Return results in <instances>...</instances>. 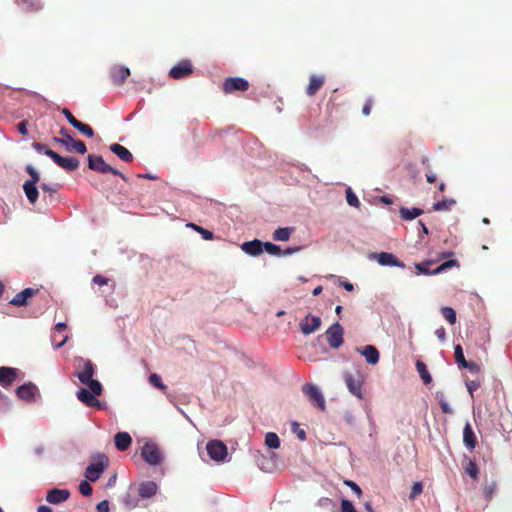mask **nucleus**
Instances as JSON below:
<instances>
[{
    "label": "nucleus",
    "mask_w": 512,
    "mask_h": 512,
    "mask_svg": "<svg viewBox=\"0 0 512 512\" xmlns=\"http://www.w3.org/2000/svg\"><path fill=\"white\" fill-rule=\"evenodd\" d=\"M497 488V484L495 481H491L490 483H486L483 487L484 494L488 500H491Z\"/></svg>",
    "instance_id": "a18cd8bd"
},
{
    "label": "nucleus",
    "mask_w": 512,
    "mask_h": 512,
    "mask_svg": "<svg viewBox=\"0 0 512 512\" xmlns=\"http://www.w3.org/2000/svg\"><path fill=\"white\" fill-rule=\"evenodd\" d=\"M108 465V458L101 455L96 463L90 464L85 471V477L92 482L97 481Z\"/></svg>",
    "instance_id": "1a4fd4ad"
},
{
    "label": "nucleus",
    "mask_w": 512,
    "mask_h": 512,
    "mask_svg": "<svg viewBox=\"0 0 512 512\" xmlns=\"http://www.w3.org/2000/svg\"><path fill=\"white\" fill-rule=\"evenodd\" d=\"M149 383L163 392L167 390V386L162 382V378L156 373L150 374Z\"/></svg>",
    "instance_id": "ea45409f"
},
{
    "label": "nucleus",
    "mask_w": 512,
    "mask_h": 512,
    "mask_svg": "<svg viewBox=\"0 0 512 512\" xmlns=\"http://www.w3.org/2000/svg\"><path fill=\"white\" fill-rule=\"evenodd\" d=\"M77 398L88 407L101 408L97 395L86 388H80L77 391Z\"/></svg>",
    "instance_id": "a211bd4d"
},
{
    "label": "nucleus",
    "mask_w": 512,
    "mask_h": 512,
    "mask_svg": "<svg viewBox=\"0 0 512 512\" xmlns=\"http://www.w3.org/2000/svg\"><path fill=\"white\" fill-rule=\"evenodd\" d=\"M109 148L112 153L117 155L122 161L126 163H130L134 159L133 154L126 147L118 143L111 144Z\"/></svg>",
    "instance_id": "393cba45"
},
{
    "label": "nucleus",
    "mask_w": 512,
    "mask_h": 512,
    "mask_svg": "<svg viewBox=\"0 0 512 512\" xmlns=\"http://www.w3.org/2000/svg\"><path fill=\"white\" fill-rule=\"evenodd\" d=\"M17 130L19 131V133H21L22 135L26 136L28 134V129H27L26 121L19 122L17 124Z\"/></svg>",
    "instance_id": "e2e57ef3"
},
{
    "label": "nucleus",
    "mask_w": 512,
    "mask_h": 512,
    "mask_svg": "<svg viewBox=\"0 0 512 512\" xmlns=\"http://www.w3.org/2000/svg\"><path fill=\"white\" fill-rule=\"evenodd\" d=\"M92 281L94 284L102 286V285H106L108 283L109 279L106 277H103L101 275H96L93 277Z\"/></svg>",
    "instance_id": "680f3d73"
},
{
    "label": "nucleus",
    "mask_w": 512,
    "mask_h": 512,
    "mask_svg": "<svg viewBox=\"0 0 512 512\" xmlns=\"http://www.w3.org/2000/svg\"><path fill=\"white\" fill-rule=\"evenodd\" d=\"M441 314L451 325L456 323V312L453 308L444 306L441 308Z\"/></svg>",
    "instance_id": "e433bc0d"
},
{
    "label": "nucleus",
    "mask_w": 512,
    "mask_h": 512,
    "mask_svg": "<svg viewBox=\"0 0 512 512\" xmlns=\"http://www.w3.org/2000/svg\"><path fill=\"white\" fill-rule=\"evenodd\" d=\"M303 393L308 397L311 404L321 411H325L326 403L322 392L314 384H305L302 387Z\"/></svg>",
    "instance_id": "39448f33"
},
{
    "label": "nucleus",
    "mask_w": 512,
    "mask_h": 512,
    "mask_svg": "<svg viewBox=\"0 0 512 512\" xmlns=\"http://www.w3.org/2000/svg\"><path fill=\"white\" fill-rule=\"evenodd\" d=\"M416 369L425 385H428L432 382V377L428 372L427 366L424 362L418 360L416 362Z\"/></svg>",
    "instance_id": "473e14b6"
},
{
    "label": "nucleus",
    "mask_w": 512,
    "mask_h": 512,
    "mask_svg": "<svg viewBox=\"0 0 512 512\" xmlns=\"http://www.w3.org/2000/svg\"><path fill=\"white\" fill-rule=\"evenodd\" d=\"M431 265V262H424L420 264H416V269L423 274H434L433 271L429 270V266Z\"/></svg>",
    "instance_id": "4d7b16f0"
},
{
    "label": "nucleus",
    "mask_w": 512,
    "mask_h": 512,
    "mask_svg": "<svg viewBox=\"0 0 512 512\" xmlns=\"http://www.w3.org/2000/svg\"><path fill=\"white\" fill-rule=\"evenodd\" d=\"M40 188L43 193V201L47 205L55 204L59 201L60 197L58 194L61 185L58 183H42Z\"/></svg>",
    "instance_id": "9d476101"
},
{
    "label": "nucleus",
    "mask_w": 512,
    "mask_h": 512,
    "mask_svg": "<svg viewBox=\"0 0 512 512\" xmlns=\"http://www.w3.org/2000/svg\"><path fill=\"white\" fill-rule=\"evenodd\" d=\"M88 167L93 171L102 174L111 173L113 175L119 176L125 182L128 181V178L121 171L107 164L102 156L93 154L88 155Z\"/></svg>",
    "instance_id": "7ed1b4c3"
},
{
    "label": "nucleus",
    "mask_w": 512,
    "mask_h": 512,
    "mask_svg": "<svg viewBox=\"0 0 512 512\" xmlns=\"http://www.w3.org/2000/svg\"><path fill=\"white\" fill-rule=\"evenodd\" d=\"M74 128L80 131L83 135H85L88 138L94 137V130L87 124H84L79 121Z\"/></svg>",
    "instance_id": "79ce46f5"
},
{
    "label": "nucleus",
    "mask_w": 512,
    "mask_h": 512,
    "mask_svg": "<svg viewBox=\"0 0 512 512\" xmlns=\"http://www.w3.org/2000/svg\"><path fill=\"white\" fill-rule=\"evenodd\" d=\"M423 214V210L420 209V208H406V207H402L400 209V216L403 220H413L415 219L416 217L420 216Z\"/></svg>",
    "instance_id": "7c9ffc66"
},
{
    "label": "nucleus",
    "mask_w": 512,
    "mask_h": 512,
    "mask_svg": "<svg viewBox=\"0 0 512 512\" xmlns=\"http://www.w3.org/2000/svg\"><path fill=\"white\" fill-rule=\"evenodd\" d=\"M456 204V201L452 198H446V199H443L442 201H438L436 203H434L433 205V209L435 211H449L452 206H454Z\"/></svg>",
    "instance_id": "72a5a7b5"
},
{
    "label": "nucleus",
    "mask_w": 512,
    "mask_h": 512,
    "mask_svg": "<svg viewBox=\"0 0 512 512\" xmlns=\"http://www.w3.org/2000/svg\"><path fill=\"white\" fill-rule=\"evenodd\" d=\"M96 509L98 512H109V502L107 500L99 502Z\"/></svg>",
    "instance_id": "052dcab7"
},
{
    "label": "nucleus",
    "mask_w": 512,
    "mask_h": 512,
    "mask_svg": "<svg viewBox=\"0 0 512 512\" xmlns=\"http://www.w3.org/2000/svg\"><path fill=\"white\" fill-rule=\"evenodd\" d=\"M206 450L210 458L216 462H222L228 455L226 445L220 440H210L207 443Z\"/></svg>",
    "instance_id": "0eeeda50"
},
{
    "label": "nucleus",
    "mask_w": 512,
    "mask_h": 512,
    "mask_svg": "<svg viewBox=\"0 0 512 512\" xmlns=\"http://www.w3.org/2000/svg\"><path fill=\"white\" fill-rule=\"evenodd\" d=\"M37 512H53L52 509L49 506L46 505H40L37 508Z\"/></svg>",
    "instance_id": "774afa93"
},
{
    "label": "nucleus",
    "mask_w": 512,
    "mask_h": 512,
    "mask_svg": "<svg viewBox=\"0 0 512 512\" xmlns=\"http://www.w3.org/2000/svg\"><path fill=\"white\" fill-rule=\"evenodd\" d=\"M142 458L150 465L156 466L162 462V454L154 443H145L141 451Z\"/></svg>",
    "instance_id": "6e6552de"
},
{
    "label": "nucleus",
    "mask_w": 512,
    "mask_h": 512,
    "mask_svg": "<svg viewBox=\"0 0 512 512\" xmlns=\"http://www.w3.org/2000/svg\"><path fill=\"white\" fill-rule=\"evenodd\" d=\"M376 257H377L378 263L382 266H396V267H400V268L405 267V264L403 262L399 261V259L391 253L381 252V253L377 254Z\"/></svg>",
    "instance_id": "412c9836"
},
{
    "label": "nucleus",
    "mask_w": 512,
    "mask_h": 512,
    "mask_svg": "<svg viewBox=\"0 0 512 512\" xmlns=\"http://www.w3.org/2000/svg\"><path fill=\"white\" fill-rule=\"evenodd\" d=\"M321 326V319L318 316H306L300 322V329L304 335L314 333Z\"/></svg>",
    "instance_id": "dca6fc26"
},
{
    "label": "nucleus",
    "mask_w": 512,
    "mask_h": 512,
    "mask_svg": "<svg viewBox=\"0 0 512 512\" xmlns=\"http://www.w3.org/2000/svg\"><path fill=\"white\" fill-rule=\"evenodd\" d=\"M241 249L250 256H258L263 252V243L258 239H254L244 242L241 245Z\"/></svg>",
    "instance_id": "b1692460"
},
{
    "label": "nucleus",
    "mask_w": 512,
    "mask_h": 512,
    "mask_svg": "<svg viewBox=\"0 0 512 512\" xmlns=\"http://www.w3.org/2000/svg\"><path fill=\"white\" fill-rule=\"evenodd\" d=\"M344 484L348 487H350L352 489V491L358 496V497H361L362 495V490L360 488V486L355 483L354 481L352 480H345L344 481Z\"/></svg>",
    "instance_id": "8fccbe9b"
},
{
    "label": "nucleus",
    "mask_w": 512,
    "mask_h": 512,
    "mask_svg": "<svg viewBox=\"0 0 512 512\" xmlns=\"http://www.w3.org/2000/svg\"><path fill=\"white\" fill-rule=\"evenodd\" d=\"M465 469V472L474 480V481H477L478 480V476H479V468L476 464L475 461L473 460H469L467 462V464L465 465L464 467Z\"/></svg>",
    "instance_id": "f704fd0d"
},
{
    "label": "nucleus",
    "mask_w": 512,
    "mask_h": 512,
    "mask_svg": "<svg viewBox=\"0 0 512 512\" xmlns=\"http://www.w3.org/2000/svg\"><path fill=\"white\" fill-rule=\"evenodd\" d=\"M435 335L441 342H444L446 339V331H445L444 327H440V328L436 329Z\"/></svg>",
    "instance_id": "0e129e2a"
},
{
    "label": "nucleus",
    "mask_w": 512,
    "mask_h": 512,
    "mask_svg": "<svg viewBox=\"0 0 512 512\" xmlns=\"http://www.w3.org/2000/svg\"><path fill=\"white\" fill-rule=\"evenodd\" d=\"M38 292L37 289L26 288L23 291L17 293L9 302V304L17 307L26 306L28 299L32 298Z\"/></svg>",
    "instance_id": "6ab92c4d"
},
{
    "label": "nucleus",
    "mask_w": 512,
    "mask_h": 512,
    "mask_svg": "<svg viewBox=\"0 0 512 512\" xmlns=\"http://www.w3.org/2000/svg\"><path fill=\"white\" fill-rule=\"evenodd\" d=\"M346 200L350 206H353L356 208H358L360 206V201H359L358 197L356 196V194L351 190V188H348L346 190Z\"/></svg>",
    "instance_id": "c03bdc74"
},
{
    "label": "nucleus",
    "mask_w": 512,
    "mask_h": 512,
    "mask_svg": "<svg viewBox=\"0 0 512 512\" xmlns=\"http://www.w3.org/2000/svg\"><path fill=\"white\" fill-rule=\"evenodd\" d=\"M17 5L26 12H37L43 9L44 4L40 0H15Z\"/></svg>",
    "instance_id": "c756f323"
},
{
    "label": "nucleus",
    "mask_w": 512,
    "mask_h": 512,
    "mask_svg": "<svg viewBox=\"0 0 512 512\" xmlns=\"http://www.w3.org/2000/svg\"><path fill=\"white\" fill-rule=\"evenodd\" d=\"M360 352L369 364L376 365L379 362L380 354L375 346L367 345Z\"/></svg>",
    "instance_id": "c85d7f7f"
},
{
    "label": "nucleus",
    "mask_w": 512,
    "mask_h": 512,
    "mask_svg": "<svg viewBox=\"0 0 512 512\" xmlns=\"http://www.w3.org/2000/svg\"><path fill=\"white\" fill-rule=\"evenodd\" d=\"M456 261L455 260H450V261H446L444 263H442L441 265H439L437 268H435L433 270V273H440V272H443L445 271L446 269L452 267L453 265H455Z\"/></svg>",
    "instance_id": "6e6d98bb"
},
{
    "label": "nucleus",
    "mask_w": 512,
    "mask_h": 512,
    "mask_svg": "<svg viewBox=\"0 0 512 512\" xmlns=\"http://www.w3.org/2000/svg\"><path fill=\"white\" fill-rule=\"evenodd\" d=\"M249 88V82L241 77H229L223 82V91L226 94L233 93L235 91H246Z\"/></svg>",
    "instance_id": "f8f14e48"
},
{
    "label": "nucleus",
    "mask_w": 512,
    "mask_h": 512,
    "mask_svg": "<svg viewBox=\"0 0 512 512\" xmlns=\"http://www.w3.org/2000/svg\"><path fill=\"white\" fill-rule=\"evenodd\" d=\"M294 228L292 227H283L278 228L273 233V239L275 241H287L289 240Z\"/></svg>",
    "instance_id": "2f4dec72"
},
{
    "label": "nucleus",
    "mask_w": 512,
    "mask_h": 512,
    "mask_svg": "<svg viewBox=\"0 0 512 512\" xmlns=\"http://www.w3.org/2000/svg\"><path fill=\"white\" fill-rule=\"evenodd\" d=\"M79 491L83 496H90L93 492V489L89 482L84 480L79 484Z\"/></svg>",
    "instance_id": "09e8293b"
},
{
    "label": "nucleus",
    "mask_w": 512,
    "mask_h": 512,
    "mask_svg": "<svg viewBox=\"0 0 512 512\" xmlns=\"http://www.w3.org/2000/svg\"><path fill=\"white\" fill-rule=\"evenodd\" d=\"M91 392H93L95 395L99 396L102 393V385L98 380H94L93 378L87 382L86 384Z\"/></svg>",
    "instance_id": "de8ad7c7"
},
{
    "label": "nucleus",
    "mask_w": 512,
    "mask_h": 512,
    "mask_svg": "<svg viewBox=\"0 0 512 512\" xmlns=\"http://www.w3.org/2000/svg\"><path fill=\"white\" fill-rule=\"evenodd\" d=\"M463 442L470 450H473L477 445V438L469 422L465 424L463 429Z\"/></svg>",
    "instance_id": "a878e982"
},
{
    "label": "nucleus",
    "mask_w": 512,
    "mask_h": 512,
    "mask_svg": "<svg viewBox=\"0 0 512 512\" xmlns=\"http://www.w3.org/2000/svg\"><path fill=\"white\" fill-rule=\"evenodd\" d=\"M18 369L11 367L0 368V385L2 387L10 386L17 378Z\"/></svg>",
    "instance_id": "aec40b11"
},
{
    "label": "nucleus",
    "mask_w": 512,
    "mask_h": 512,
    "mask_svg": "<svg viewBox=\"0 0 512 512\" xmlns=\"http://www.w3.org/2000/svg\"><path fill=\"white\" fill-rule=\"evenodd\" d=\"M130 75V70L124 66H115L111 70V79L115 85H122Z\"/></svg>",
    "instance_id": "5701e85b"
},
{
    "label": "nucleus",
    "mask_w": 512,
    "mask_h": 512,
    "mask_svg": "<svg viewBox=\"0 0 512 512\" xmlns=\"http://www.w3.org/2000/svg\"><path fill=\"white\" fill-rule=\"evenodd\" d=\"M124 504L128 509H134L137 506V503L129 496L124 499Z\"/></svg>",
    "instance_id": "338daca9"
},
{
    "label": "nucleus",
    "mask_w": 512,
    "mask_h": 512,
    "mask_svg": "<svg viewBox=\"0 0 512 512\" xmlns=\"http://www.w3.org/2000/svg\"><path fill=\"white\" fill-rule=\"evenodd\" d=\"M436 398L438 400V403H439L440 408H441L443 413H445V414H452L453 413V409L448 404V402L445 399L444 394L442 392H437L436 393Z\"/></svg>",
    "instance_id": "58836bf2"
},
{
    "label": "nucleus",
    "mask_w": 512,
    "mask_h": 512,
    "mask_svg": "<svg viewBox=\"0 0 512 512\" xmlns=\"http://www.w3.org/2000/svg\"><path fill=\"white\" fill-rule=\"evenodd\" d=\"M158 487L153 481H145L139 485V495L142 498H151L157 493Z\"/></svg>",
    "instance_id": "cd10ccee"
},
{
    "label": "nucleus",
    "mask_w": 512,
    "mask_h": 512,
    "mask_svg": "<svg viewBox=\"0 0 512 512\" xmlns=\"http://www.w3.org/2000/svg\"><path fill=\"white\" fill-rule=\"evenodd\" d=\"M341 510L342 512H357L352 502L347 499L341 501Z\"/></svg>",
    "instance_id": "603ef678"
},
{
    "label": "nucleus",
    "mask_w": 512,
    "mask_h": 512,
    "mask_svg": "<svg viewBox=\"0 0 512 512\" xmlns=\"http://www.w3.org/2000/svg\"><path fill=\"white\" fill-rule=\"evenodd\" d=\"M343 378L349 392L358 399H363L362 387L364 384V376L359 371L355 374L345 372Z\"/></svg>",
    "instance_id": "20e7f679"
},
{
    "label": "nucleus",
    "mask_w": 512,
    "mask_h": 512,
    "mask_svg": "<svg viewBox=\"0 0 512 512\" xmlns=\"http://www.w3.org/2000/svg\"><path fill=\"white\" fill-rule=\"evenodd\" d=\"M193 72V66L190 60H182L170 69L169 76L173 79H182L188 77Z\"/></svg>",
    "instance_id": "4468645a"
},
{
    "label": "nucleus",
    "mask_w": 512,
    "mask_h": 512,
    "mask_svg": "<svg viewBox=\"0 0 512 512\" xmlns=\"http://www.w3.org/2000/svg\"><path fill=\"white\" fill-rule=\"evenodd\" d=\"M25 171L29 174L30 179L24 182L23 191L29 203L34 205L39 198L37 184L40 181V174L32 165H27Z\"/></svg>",
    "instance_id": "f257e3e1"
},
{
    "label": "nucleus",
    "mask_w": 512,
    "mask_h": 512,
    "mask_svg": "<svg viewBox=\"0 0 512 512\" xmlns=\"http://www.w3.org/2000/svg\"><path fill=\"white\" fill-rule=\"evenodd\" d=\"M373 104H374V100L372 98L366 99V101L363 105V108H362V114L364 116L370 115Z\"/></svg>",
    "instance_id": "5fc2aeb1"
},
{
    "label": "nucleus",
    "mask_w": 512,
    "mask_h": 512,
    "mask_svg": "<svg viewBox=\"0 0 512 512\" xmlns=\"http://www.w3.org/2000/svg\"><path fill=\"white\" fill-rule=\"evenodd\" d=\"M263 249H265V251L267 253H269L271 255H275V256H279L283 253L281 248L278 245H275L270 242L263 243Z\"/></svg>",
    "instance_id": "37998d69"
},
{
    "label": "nucleus",
    "mask_w": 512,
    "mask_h": 512,
    "mask_svg": "<svg viewBox=\"0 0 512 512\" xmlns=\"http://www.w3.org/2000/svg\"><path fill=\"white\" fill-rule=\"evenodd\" d=\"M115 446L120 451L127 450L132 444V438L127 432H118L114 437Z\"/></svg>",
    "instance_id": "bb28decb"
},
{
    "label": "nucleus",
    "mask_w": 512,
    "mask_h": 512,
    "mask_svg": "<svg viewBox=\"0 0 512 512\" xmlns=\"http://www.w3.org/2000/svg\"><path fill=\"white\" fill-rule=\"evenodd\" d=\"M37 393V386L31 382L25 383L16 389V395L18 396V398L25 401L34 400Z\"/></svg>",
    "instance_id": "f3484780"
},
{
    "label": "nucleus",
    "mask_w": 512,
    "mask_h": 512,
    "mask_svg": "<svg viewBox=\"0 0 512 512\" xmlns=\"http://www.w3.org/2000/svg\"><path fill=\"white\" fill-rule=\"evenodd\" d=\"M188 226L193 228L198 233H200L202 235V238L205 239V240H212L214 238V234L211 231H209V230H207V229H205V228H203V227H201L199 225H196L194 223H190V224H188Z\"/></svg>",
    "instance_id": "a19ab883"
},
{
    "label": "nucleus",
    "mask_w": 512,
    "mask_h": 512,
    "mask_svg": "<svg viewBox=\"0 0 512 512\" xmlns=\"http://www.w3.org/2000/svg\"><path fill=\"white\" fill-rule=\"evenodd\" d=\"M325 76L323 75H311L309 78V84L306 88V94L308 96H314L324 85Z\"/></svg>",
    "instance_id": "4be33fe9"
},
{
    "label": "nucleus",
    "mask_w": 512,
    "mask_h": 512,
    "mask_svg": "<svg viewBox=\"0 0 512 512\" xmlns=\"http://www.w3.org/2000/svg\"><path fill=\"white\" fill-rule=\"evenodd\" d=\"M66 328L67 326L65 323L56 324L52 334V341L55 342L57 335L63 333L66 330Z\"/></svg>",
    "instance_id": "864d4df0"
},
{
    "label": "nucleus",
    "mask_w": 512,
    "mask_h": 512,
    "mask_svg": "<svg viewBox=\"0 0 512 512\" xmlns=\"http://www.w3.org/2000/svg\"><path fill=\"white\" fill-rule=\"evenodd\" d=\"M95 372L94 364L90 360H81L76 371V376L81 383L87 384L93 378Z\"/></svg>",
    "instance_id": "ddd939ff"
},
{
    "label": "nucleus",
    "mask_w": 512,
    "mask_h": 512,
    "mask_svg": "<svg viewBox=\"0 0 512 512\" xmlns=\"http://www.w3.org/2000/svg\"><path fill=\"white\" fill-rule=\"evenodd\" d=\"M423 492V484L422 482H415L412 485L411 492L409 494V499H416Z\"/></svg>",
    "instance_id": "49530a36"
},
{
    "label": "nucleus",
    "mask_w": 512,
    "mask_h": 512,
    "mask_svg": "<svg viewBox=\"0 0 512 512\" xmlns=\"http://www.w3.org/2000/svg\"><path fill=\"white\" fill-rule=\"evenodd\" d=\"M45 155L50 157L58 166L66 171H75L79 167V161L74 157H63L51 149H46Z\"/></svg>",
    "instance_id": "423d86ee"
},
{
    "label": "nucleus",
    "mask_w": 512,
    "mask_h": 512,
    "mask_svg": "<svg viewBox=\"0 0 512 512\" xmlns=\"http://www.w3.org/2000/svg\"><path fill=\"white\" fill-rule=\"evenodd\" d=\"M480 386V383L478 381L472 380L466 382V387L470 393L471 396H473V392L477 390Z\"/></svg>",
    "instance_id": "13d9d810"
},
{
    "label": "nucleus",
    "mask_w": 512,
    "mask_h": 512,
    "mask_svg": "<svg viewBox=\"0 0 512 512\" xmlns=\"http://www.w3.org/2000/svg\"><path fill=\"white\" fill-rule=\"evenodd\" d=\"M265 444L271 449H277L280 446V439L274 432H268L265 436Z\"/></svg>",
    "instance_id": "c9c22d12"
},
{
    "label": "nucleus",
    "mask_w": 512,
    "mask_h": 512,
    "mask_svg": "<svg viewBox=\"0 0 512 512\" xmlns=\"http://www.w3.org/2000/svg\"><path fill=\"white\" fill-rule=\"evenodd\" d=\"M69 497V490L53 488L47 492L46 501L50 504L57 505L67 501Z\"/></svg>",
    "instance_id": "2eb2a0df"
},
{
    "label": "nucleus",
    "mask_w": 512,
    "mask_h": 512,
    "mask_svg": "<svg viewBox=\"0 0 512 512\" xmlns=\"http://www.w3.org/2000/svg\"><path fill=\"white\" fill-rule=\"evenodd\" d=\"M326 336L329 346L333 349H337L343 344V328L339 322L327 329Z\"/></svg>",
    "instance_id": "9b49d317"
},
{
    "label": "nucleus",
    "mask_w": 512,
    "mask_h": 512,
    "mask_svg": "<svg viewBox=\"0 0 512 512\" xmlns=\"http://www.w3.org/2000/svg\"><path fill=\"white\" fill-rule=\"evenodd\" d=\"M462 368L468 369L472 373H478L480 371V366L475 362H468Z\"/></svg>",
    "instance_id": "bf43d9fd"
},
{
    "label": "nucleus",
    "mask_w": 512,
    "mask_h": 512,
    "mask_svg": "<svg viewBox=\"0 0 512 512\" xmlns=\"http://www.w3.org/2000/svg\"><path fill=\"white\" fill-rule=\"evenodd\" d=\"M454 355H455V361L459 368H462L464 365H466L467 361L465 359L463 349L460 344H457L454 347Z\"/></svg>",
    "instance_id": "4c0bfd02"
},
{
    "label": "nucleus",
    "mask_w": 512,
    "mask_h": 512,
    "mask_svg": "<svg viewBox=\"0 0 512 512\" xmlns=\"http://www.w3.org/2000/svg\"><path fill=\"white\" fill-rule=\"evenodd\" d=\"M62 114L65 116V118L68 120V122L73 126L75 127L77 125V123L79 122V120H77L73 114L70 112L69 109L67 108H63L62 109Z\"/></svg>",
    "instance_id": "3c124183"
},
{
    "label": "nucleus",
    "mask_w": 512,
    "mask_h": 512,
    "mask_svg": "<svg viewBox=\"0 0 512 512\" xmlns=\"http://www.w3.org/2000/svg\"><path fill=\"white\" fill-rule=\"evenodd\" d=\"M32 146L38 153L43 152L45 154V150L48 149L44 144L39 142H34Z\"/></svg>",
    "instance_id": "69168bd1"
},
{
    "label": "nucleus",
    "mask_w": 512,
    "mask_h": 512,
    "mask_svg": "<svg viewBox=\"0 0 512 512\" xmlns=\"http://www.w3.org/2000/svg\"><path fill=\"white\" fill-rule=\"evenodd\" d=\"M60 134L62 137H54L53 141L61 146H63L68 152H77L79 154H85L87 151V147L85 143L81 140H75L69 134L68 130L62 128L60 130Z\"/></svg>",
    "instance_id": "f03ea898"
}]
</instances>
